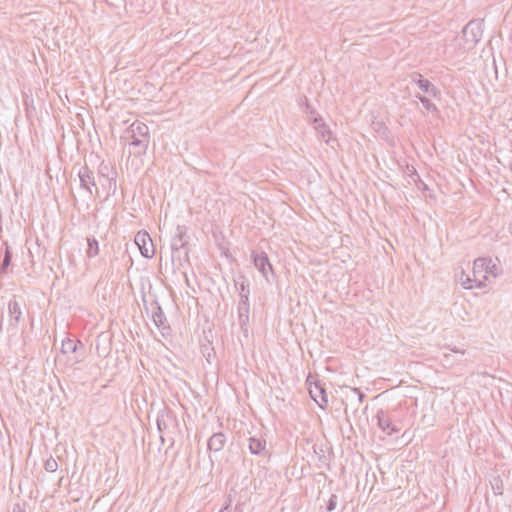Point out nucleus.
<instances>
[{
	"instance_id": "obj_19",
	"label": "nucleus",
	"mask_w": 512,
	"mask_h": 512,
	"mask_svg": "<svg viewBox=\"0 0 512 512\" xmlns=\"http://www.w3.org/2000/svg\"><path fill=\"white\" fill-rule=\"evenodd\" d=\"M78 344H81V342L78 340L66 338L62 341L61 352L63 354L75 353L77 351Z\"/></svg>"
},
{
	"instance_id": "obj_18",
	"label": "nucleus",
	"mask_w": 512,
	"mask_h": 512,
	"mask_svg": "<svg viewBox=\"0 0 512 512\" xmlns=\"http://www.w3.org/2000/svg\"><path fill=\"white\" fill-rule=\"evenodd\" d=\"M200 349L207 363L211 364L216 357V352L214 350V347L212 346V343H210L209 341L202 343Z\"/></svg>"
},
{
	"instance_id": "obj_16",
	"label": "nucleus",
	"mask_w": 512,
	"mask_h": 512,
	"mask_svg": "<svg viewBox=\"0 0 512 512\" xmlns=\"http://www.w3.org/2000/svg\"><path fill=\"white\" fill-rule=\"evenodd\" d=\"M250 304L249 301H239L238 303V323L242 330L247 331L249 323Z\"/></svg>"
},
{
	"instance_id": "obj_3",
	"label": "nucleus",
	"mask_w": 512,
	"mask_h": 512,
	"mask_svg": "<svg viewBox=\"0 0 512 512\" xmlns=\"http://www.w3.org/2000/svg\"><path fill=\"white\" fill-rule=\"evenodd\" d=\"M306 384L308 385L311 398L318 404L320 408H326L328 405V395L324 384H322L320 380L316 379L311 374L308 375Z\"/></svg>"
},
{
	"instance_id": "obj_17",
	"label": "nucleus",
	"mask_w": 512,
	"mask_h": 512,
	"mask_svg": "<svg viewBox=\"0 0 512 512\" xmlns=\"http://www.w3.org/2000/svg\"><path fill=\"white\" fill-rule=\"evenodd\" d=\"M5 251L2 262L0 264V274L7 273L9 266L12 263L13 253L7 242H4Z\"/></svg>"
},
{
	"instance_id": "obj_26",
	"label": "nucleus",
	"mask_w": 512,
	"mask_h": 512,
	"mask_svg": "<svg viewBox=\"0 0 512 512\" xmlns=\"http://www.w3.org/2000/svg\"><path fill=\"white\" fill-rule=\"evenodd\" d=\"M491 486L495 495L503 494V482L499 477L493 479Z\"/></svg>"
},
{
	"instance_id": "obj_28",
	"label": "nucleus",
	"mask_w": 512,
	"mask_h": 512,
	"mask_svg": "<svg viewBox=\"0 0 512 512\" xmlns=\"http://www.w3.org/2000/svg\"><path fill=\"white\" fill-rule=\"evenodd\" d=\"M12 512H26L25 503H15Z\"/></svg>"
},
{
	"instance_id": "obj_15",
	"label": "nucleus",
	"mask_w": 512,
	"mask_h": 512,
	"mask_svg": "<svg viewBox=\"0 0 512 512\" xmlns=\"http://www.w3.org/2000/svg\"><path fill=\"white\" fill-rule=\"evenodd\" d=\"M314 128L316 129L318 136L321 140L326 142L327 144L330 143L332 139V132L330 129L326 126V124L323 122L322 118L315 117L312 121Z\"/></svg>"
},
{
	"instance_id": "obj_32",
	"label": "nucleus",
	"mask_w": 512,
	"mask_h": 512,
	"mask_svg": "<svg viewBox=\"0 0 512 512\" xmlns=\"http://www.w3.org/2000/svg\"><path fill=\"white\" fill-rule=\"evenodd\" d=\"M444 360H445L446 362H449V355H448V354H444Z\"/></svg>"
},
{
	"instance_id": "obj_30",
	"label": "nucleus",
	"mask_w": 512,
	"mask_h": 512,
	"mask_svg": "<svg viewBox=\"0 0 512 512\" xmlns=\"http://www.w3.org/2000/svg\"><path fill=\"white\" fill-rule=\"evenodd\" d=\"M2 314L0 313V334L2 333Z\"/></svg>"
},
{
	"instance_id": "obj_10",
	"label": "nucleus",
	"mask_w": 512,
	"mask_h": 512,
	"mask_svg": "<svg viewBox=\"0 0 512 512\" xmlns=\"http://www.w3.org/2000/svg\"><path fill=\"white\" fill-rule=\"evenodd\" d=\"M377 423L381 430L388 435H392L400 431L397 424L393 423L391 416L384 410H379L376 414Z\"/></svg>"
},
{
	"instance_id": "obj_9",
	"label": "nucleus",
	"mask_w": 512,
	"mask_h": 512,
	"mask_svg": "<svg viewBox=\"0 0 512 512\" xmlns=\"http://www.w3.org/2000/svg\"><path fill=\"white\" fill-rule=\"evenodd\" d=\"M157 429L159 433H163L164 431L168 430L171 426L177 425V418L175 414L167 409L164 408L161 411H159L156 419Z\"/></svg>"
},
{
	"instance_id": "obj_11",
	"label": "nucleus",
	"mask_w": 512,
	"mask_h": 512,
	"mask_svg": "<svg viewBox=\"0 0 512 512\" xmlns=\"http://www.w3.org/2000/svg\"><path fill=\"white\" fill-rule=\"evenodd\" d=\"M78 177L80 180V186L82 189L88 191L90 196L93 194L92 187H96V182L94 178V173L87 165H84L80 168L78 172ZM98 189H96L97 191Z\"/></svg>"
},
{
	"instance_id": "obj_20",
	"label": "nucleus",
	"mask_w": 512,
	"mask_h": 512,
	"mask_svg": "<svg viewBox=\"0 0 512 512\" xmlns=\"http://www.w3.org/2000/svg\"><path fill=\"white\" fill-rule=\"evenodd\" d=\"M235 286L239 292L240 301H249L250 288L249 283L245 278L243 277V281L241 283H236Z\"/></svg>"
},
{
	"instance_id": "obj_39",
	"label": "nucleus",
	"mask_w": 512,
	"mask_h": 512,
	"mask_svg": "<svg viewBox=\"0 0 512 512\" xmlns=\"http://www.w3.org/2000/svg\"><path fill=\"white\" fill-rule=\"evenodd\" d=\"M185 278H186L187 284H189V279H188V277L186 275H185Z\"/></svg>"
},
{
	"instance_id": "obj_27",
	"label": "nucleus",
	"mask_w": 512,
	"mask_h": 512,
	"mask_svg": "<svg viewBox=\"0 0 512 512\" xmlns=\"http://www.w3.org/2000/svg\"><path fill=\"white\" fill-rule=\"evenodd\" d=\"M337 496L335 494H332L328 500V503L326 505V511L327 512H332L335 508H336V505H337Z\"/></svg>"
},
{
	"instance_id": "obj_1",
	"label": "nucleus",
	"mask_w": 512,
	"mask_h": 512,
	"mask_svg": "<svg viewBox=\"0 0 512 512\" xmlns=\"http://www.w3.org/2000/svg\"><path fill=\"white\" fill-rule=\"evenodd\" d=\"M131 136L129 146L134 148L133 154L140 156L146 153L149 145V128L141 122H134L130 126Z\"/></svg>"
},
{
	"instance_id": "obj_23",
	"label": "nucleus",
	"mask_w": 512,
	"mask_h": 512,
	"mask_svg": "<svg viewBox=\"0 0 512 512\" xmlns=\"http://www.w3.org/2000/svg\"><path fill=\"white\" fill-rule=\"evenodd\" d=\"M459 282L465 289H471L473 287L472 285V279L468 274H466L464 271H461L460 275L458 276Z\"/></svg>"
},
{
	"instance_id": "obj_25",
	"label": "nucleus",
	"mask_w": 512,
	"mask_h": 512,
	"mask_svg": "<svg viewBox=\"0 0 512 512\" xmlns=\"http://www.w3.org/2000/svg\"><path fill=\"white\" fill-rule=\"evenodd\" d=\"M44 469L50 473L56 472L58 469L57 461L52 456L49 457L44 463Z\"/></svg>"
},
{
	"instance_id": "obj_22",
	"label": "nucleus",
	"mask_w": 512,
	"mask_h": 512,
	"mask_svg": "<svg viewBox=\"0 0 512 512\" xmlns=\"http://www.w3.org/2000/svg\"><path fill=\"white\" fill-rule=\"evenodd\" d=\"M87 256L92 258L99 254V243L95 238H87Z\"/></svg>"
},
{
	"instance_id": "obj_4",
	"label": "nucleus",
	"mask_w": 512,
	"mask_h": 512,
	"mask_svg": "<svg viewBox=\"0 0 512 512\" xmlns=\"http://www.w3.org/2000/svg\"><path fill=\"white\" fill-rule=\"evenodd\" d=\"M251 261L267 281H269V272L274 276V270L266 252L258 249L252 250Z\"/></svg>"
},
{
	"instance_id": "obj_14",
	"label": "nucleus",
	"mask_w": 512,
	"mask_h": 512,
	"mask_svg": "<svg viewBox=\"0 0 512 512\" xmlns=\"http://www.w3.org/2000/svg\"><path fill=\"white\" fill-rule=\"evenodd\" d=\"M8 313L10 317V326L17 328L22 319V310L19 302L15 297H13V299H11L8 303Z\"/></svg>"
},
{
	"instance_id": "obj_6",
	"label": "nucleus",
	"mask_w": 512,
	"mask_h": 512,
	"mask_svg": "<svg viewBox=\"0 0 512 512\" xmlns=\"http://www.w3.org/2000/svg\"><path fill=\"white\" fill-rule=\"evenodd\" d=\"M135 244L138 246L140 253L145 258H152L155 254L154 244L150 235L146 231H139L135 235Z\"/></svg>"
},
{
	"instance_id": "obj_2",
	"label": "nucleus",
	"mask_w": 512,
	"mask_h": 512,
	"mask_svg": "<svg viewBox=\"0 0 512 512\" xmlns=\"http://www.w3.org/2000/svg\"><path fill=\"white\" fill-rule=\"evenodd\" d=\"M465 47L472 49L482 38L483 35V22L482 20L474 19L468 22L462 30Z\"/></svg>"
},
{
	"instance_id": "obj_12",
	"label": "nucleus",
	"mask_w": 512,
	"mask_h": 512,
	"mask_svg": "<svg viewBox=\"0 0 512 512\" xmlns=\"http://www.w3.org/2000/svg\"><path fill=\"white\" fill-rule=\"evenodd\" d=\"M412 82L415 83L418 88L428 94L431 97H437L439 90L437 87L428 79H424L420 73H413L411 75Z\"/></svg>"
},
{
	"instance_id": "obj_31",
	"label": "nucleus",
	"mask_w": 512,
	"mask_h": 512,
	"mask_svg": "<svg viewBox=\"0 0 512 512\" xmlns=\"http://www.w3.org/2000/svg\"><path fill=\"white\" fill-rule=\"evenodd\" d=\"M113 181V185H114V190L116 189V180L114 178H111L110 179V183Z\"/></svg>"
},
{
	"instance_id": "obj_13",
	"label": "nucleus",
	"mask_w": 512,
	"mask_h": 512,
	"mask_svg": "<svg viewBox=\"0 0 512 512\" xmlns=\"http://www.w3.org/2000/svg\"><path fill=\"white\" fill-rule=\"evenodd\" d=\"M227 443V435L223 432L213 433L207 441V449L212 453H217L223 450Z\"/></svg>"
},
{
	"instance_id": "obj_7",
	"label": "nucleus",
	"mask_w": 512,
	"mask_h": 512,
	"mask_svg": "<svg viewBox=\"0 0 512 512\" xmlns=\"http://www.w3.org/2000/svg\"><path fill=\"white\" fill-rule=\"evenodd\" d=\"M186 231L183 227H177V233L172 238L171 241V249H172V257H178L180 259L181 251L184 250L185 258H188V249L186 248L188 242L185 240Z\"/></svg>"
},
{
	"instance_id": "obj_34",
	"label": "nucleus",
	"mask_w": 512,
	"mask_h": 512,
	"mask_svg": "<svg viewBox=\"0 0 512 512\" xmlns=\"http://www.w3.org/2000/svg\"><path fill=\"white\" fill-rule=\"evenodd\" d=\"M209 460H210V462H211V465H213V464H214V461H213V458H212V456H211V455L209 456Z\"/></svg>"
},
{
	"instance_id": "obj_38",
	"label": "nucleus",
	"mask_w": 512,
	"mask_h": 512,
	"mask_svg": "<svg viewBox=\"0 0 512 512\" xmlns=\"http://www.w3.org/2000/svg\"><path fill=\"white\" fill-rule=\"evenodd\" d=\"M454 352H460L461 354H464V351H458V350H453Z\"/></svg>"
},
{
	"instance_id": "obj_36",
	"label": "nucleus",
	"mask_w": 512,
	"mask_h": 512,
	"mask_svg": "<svg viewBox=\"0 0 512 512\" xmlns=\"http://www.w3.org/2000/svg\"><path fill=\"white\" fill-rule=\"evenodd\" d=\"M160 440L162 443H164V437L162 435H160Z\"/></svg>"
},
{
	"instance_id": "obj_24",
	"label": "nucleus",
	"mask_w": 512,
	"mask_h": 512,
	"mask_svg": "<svg viewBox=\"0 0 512 512\" xmlns=\"http://www.w3.org/2000/svg\"><path fill=\"white\" fill-rule=\"evenodd\" d=\"M487 259L485 258H478L474 261L473 265V275L476 277V273L482 271L485 266H487Z\"/></svg>"
},
{
	"instance_id": "obj_5",
	"label": "nucleus",
	"mask_w": 512,
	"mask_h": 512,
	"mask_svg": "<svg viewBox=\"0 0 512 512\" xmlns=\"http://www.w3.org/2000/svg\"><path fill=\"white\" fill-rule=\"evenodd\" d=\"M144 305L147 312L151 311V316L154 324L159 328L164 330H169L170 326L168 324L167 318L160 306L159 302L156 299H153L149 306L146 305V300L144 299Z\"/></svg>"
},
{
	"instance_id": "obj_29",
	"label": "nucleus",
	"mask_w": 512,
	"mask_h": 512,
	"mask_svg": "<svg viewBox=\"0 0 512 512\" xmlns=\"http://www.w3.org/2000/svg\"><path fill=\"white\" fill-rule=\"evenodd\" d=\"M354 393L357 394L358 402H362L363 398L365 397L364 393H362L359 389L355 388L353 389Z\"/></svg>"
},
{
	"instance_id": "obj_35",
	"label": "nucleus",
	"mask_w": 512,
	"mask_h": 512,
	"mask_svg": "<svg viewBox=\"0 0 512 512\" xmlns=\"http://www.w3.org/2000/svg\"><path fill=\"white\" fill-rule=\"evenodd\" d=\"M227 509H228V507H225V508L221 509L219 512H225Z\"/></svg>"
},
{
	"instance_id": "obj_33",
	"label": "nucleus",
	"mask_w": 512,
	"mask_h": 512,
	"mask_svg": "<svg viewBox=\"0 0 512 512\" xmlns=\"http://www.w3.org/2000/svg\"><path fill=\"white\" fill-rule=\"evenodd\" d=\"M509 230H510V233L512 234V221L509 224Z\"/></svg>"
},
{
	"instance_id": "obj_37",
	"label": "nucleus",
	"mask_w": 512,
	"mask_h": 512,
	"mask_svg": "<svg viewBox=\"0 0 512 512\" xmlns=\"http://www.w3.org/2000/svg\"><path fill=\"white\" fill-rule=\"evenodd\" d=\"M475 281H477V279H475ZM479 284L477 285L478 287H481V281L478 280Z\"/></svg>"
},
{
	"instance_id": "obj_21",
	"label": "nucleus",
	"mask_w": 512,
	"mask_h": 512,
	"mask_svg": "<svg viewBox=\"0 0 512 512\" xmlns=\"http://www.w3.org/2000/svg\"><path fill=\"white\" fill-rule=\"evenodd\" d=\"M415 97L422 103L423 107L429 111V112H432V113H438V108L436 107V105L434 103L431 102V100L426 97V96H423L421 94H416Z\"/></svg>"
},
{
	"instance_id": "obj_8",
	"label": "nucleus",
	"mask_w": 512,
	"mask_h": 512,
	"mask_svg": "<svg viewBox=\"0 0 512 512\" xmlns=\"http://www.w3.org/2000/svg\"><path fill=\"white\" fill-rule=\"evenodd\" d=\"M248 449L251 454L263 457V458H269L270 452L267 449V442L266 440L260 436H251L248 439Z\"/></svg>"
}]
</instances>
